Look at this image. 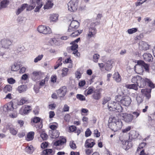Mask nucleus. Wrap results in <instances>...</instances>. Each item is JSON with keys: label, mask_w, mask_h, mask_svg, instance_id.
<instances>
[{"label": "nucleus", "mask_w": 155, "mask_h": 155, "mask_svg": "<svg viewBox=\"0 0 155 155\" xmlns=\"http://www.w3.org/2000/svg\"><path fill=\"white\" fill-rule=\"evenodd\" d=\"M57 80V77L55 75H52L51 77V81L53 83L56 82Z\"/></svg>", "instance_id": "nucleus-62"}, {"label": "nucleus", "mask_w": 155, "mask_h": 155, "mask_svg": "<svg viewBox=\"0 0 155 155\" xmlns=\"http://www.w3.org/2000/svg\"><path fill=\"white\" fill-rule=\"evenodd\" d=\"M144 78H142L140 76L137 75L134 76L131 79V81L133 83H136L140 85V87H144Z\"/></svg>", "instance_id": "nucleus-4"}, {"label": "nucleus", "mask_w": 155, "mask_h": 155, "mask_svg": "<svg viewBox=\"0 0 155 155\" xmlns=\"http://www.w3.org/2000/svg\"><path fill=\"white\" fill-rule=\"evenodd\" d=\"M69 130L70 132H73L76 130V127L74 125H72L69 127Z\"/></svg>", "instance_id": "nucleus-54"}, {"label": "nucleus", "mask_w": 155, "mask_h": 155, "mask_svg": "<svg viewBox=\"0 0 155 155\" xmlns=\"http://www.w3.org/2000/svg\"><path fill=\"white\" fill-rule=\"evenodd\" d=\"M116 103L117 102L114 101H111L108 103L107 107L110 111H115Z\"/></svg>", "instance_id": "nucleus-23"}, {"label": "nucleus", "mask_w": 155, "mask_h": 155, "mask_svg": "<svg viewBox=\"0 0 155 155\" xmlns=\"http://www.w3.org/2000/svg\"><path fill=\"white\" fill-rule=\"evenodd\" d=\"M28 103V99L25 97L22 98L18 102V104L19 105H21L24 104Z\"/></svg>", "instance_id": "nucleus-33"}, {"label": "nucleus", "mask_w": 155, "mask_h": 155, "mask_svg": "<svg viewBox=\"0 0 155 155\" xmlns=\"http://www.w3.org/2000/svg\"><path fill=\"white\" fill-rule=\"evenodd\" d=\"M93 88L90 87H89L87 90V95L91 94H92L93 92Z\"/></svg>", "instance_id": "nucleus-57"}, {"label": "nucleus", "mask_w": 155, "mask_h": 155, "mask_svg": "<svg viewBox=\"0 0 155 155\" xmlns=\"http://www.w3.org/2000/svg\"><path fill=\"white\" fill-rule=\"evenodd\" d=\"M26 88L27 87L26 85H21L18 87V90L19 93H21L25 91Z\"/></svg>", "instance_id": "nucleus-36"}, {"label": "nucleus", "mask_w": 155, "mask_h": 155, "mask_svg": "<svg viewBox=\"0 0 155 155\" xmlns=\"http://www.w3.org/2000/svg\"><path fill=\"white\" fill-rule=\"evenodd\" d=\"M113 63V61L112 60L107 61L104 64L105 69L107 71L110 70L112 68V64Z\"/></svg>", "instance_id": "nucleus-21"}, {"label": "nucleus", "mask_w": 155, "mask_h": 155, "mask_svg": "<svg viewBox=\"0 0 155 155\" xmlns=\"http://www.w3.org/2000/svg\"><path fill=\"white\" fill-rule=\"evenodd\" d=\"M136 100L137 103L139 104L142 102L143 101L142 97L138 96L137 97Z\"/></svg>", "instance_id": "nucleus-60"}, {"label": "nucleus", "mask_w": 155, "mask_h": 155, "mask_svg": "<svg viewBox=\"0 0 155 155\" xmlns=\"http://www.w3.org/2000/svg\"><path fill=\"white\" fill-rule=\"evenodd\" d=\"M27 6L28 4H23L21 5V6L18 9V10L16 12V14L17 15H18L21 12L25 9Z\"/></svg>", "instance_id": "nucleus-29"}, {"label": "nucleus", "mask_w": 155, "mask_h": 155, "mask_svg": "<svg viewBox=\"0 0 155 155\" xmlns=\"http://www.w3.org/2000/svg\"><path fill=\"white\" fill-rule=\"evenodd\" d=\"M78 0H71L68 4V10L70 12L76 11L78 8Z\"/></svg>", "instance_id": "nucleus-3"}, {"label": "nucleus", "mask_w": 155, "mask_h": 155, "mask_svg": "<svg viewBox=\"0 0 155 155\" xmlns=\"http://www.w3.org/2000/svg\"><path fill=\"white\" fill-rule=\"evenodd\" d=\"M144 60L146 62H150L152 61L153 58L152 55L148 53H145L143 55Z\"/></svg>", "instance_id": "nucleus-14"}, {"label": "nucleus", "mask_w": 155, "mask_h": 155, "mask_svg": "<svg viewBox=\"0 0 155 155\" xmlns=\"http://www.w3.org/2000/svg\"><path fill=\"white\" fill-rule=\"evenodd\" d=\"M79 26V23L78 21L75 20L72 21L69 28V31H71L73 29L77 28Z\"/></svg>", "instance_id": "nucleus-10"}, {"label": "nucleus", "mask_w": 155, "mask_h": 155, "mask_svg": "<svg viewBox=\"0 0 155 155\" xmlns=\"http://www.w3.org/2000/svg\"><path fill=\"white\" fill-rule=\"evenodd\" d=\"M7 80L8 83L10 84H13L15 83L16 82L15 80L12 78H8Z\"/></svg>", "instance_id": "nucleus-49"}, {"label": "nucleus", "mask_w": 155, "mask_h": 155, "mask_svg": "<svg viewBox=\"0 0 155 155\" xmlns=\"http://www.w3.org/2000/svg\"><path fill=\"white\" fill-rule=\"evenodd\" d=\"M1 42L2 47L6 49L8 48L9 46L12 44L11 41L8 39H4L1 41Z\"/></svg>", "instance_id": "nucleus-11"}, {"label": "nucleus", "mask_w": 155, "mask_h": 155, "mask_svg": "<svg viewBox=\"0 0 155 155\" xmlns=\"http://www.w3.org/2000/svg\"><path fill=\"white\" fill-rule=\"evenodd\" d=\"M13 109V104L12 103H10L8 104L5 105L3 107V111L6 112L9 110L11 111Z\"/></svg>", "instance_id": "nucleus-17"}, {"label": "nucleus", "mask_w": 155, "mask_h": 155, "mask_svg": "<svg viewBox=\"0 0 155 155\" xmlns=\"http://www.w3.org/2000/svg\"><path fill=\"white\" fill-rule=\"evenodd\" d=\"M137 64L143 67L146 71L147 72H149V66L150 65L149 64L145 63L142 60L138 61Z\"/></svg>", "instance_id": "nucleus-15"}, {"label": "nucleus", "mask_w": 155, "mask_h": 155, "mask_svg": "<svg viewBox=\"0 0 155 155\" xmlns=\"http://www.w3.org/2000/svg\"><path fill=\"white\" fill-rule=\"evenodd\" d=\"M42 74L39 71H34L32 74V78L33 80L36 81L40 79L41 77Z\"/></svg>", "instance_id": "nucleus-13"}, {"label": "nucleus", "mask_w": 155, "mask_h": 155, "mask_svg": "<svg viewBox=\"0 0 155 155\" xmlns=\"http://www.w3.org/2000/svg\"><path fill=\"white\" fill-rule=\"evenodd\" d=\"M137 31V28H133L129 29L127 30L128 33L130 34H132L136 32Z\"/></svg>", "instance_id": "nucleus-45"}, {"label": "nucleus", "mask_w": 155, "mask_h": 155, "mask_svg": "<svg viewBox=\"0 0 155 155\" xmlns=\"http://www.w3.org/2000/svg\"><path fill=\"white\" fill-rule=\"evenodd\" d=\"M70 147L73 149H75L76 148V146L75 143H73V141L70 142Z\"/></svg>", "instance_id": "nucleus-56"}, {"label": "nucleus", "mask_w": 155, "mask_h": 155, "mask_svg": "<svg viewBox=\"0 0 155 155\" xmlns=\"http://www.w3.org/2000/svg\"><path fill=\"white\" fill-rule=\"evenodd\" d=\"M76 78L78 79H79L81 78V74L80 71H77L75 73Z\"/></svg>", "instance_id": "nucleus-63"}, {"label": "nucleus", "mask_w": 155, "mask_h": 155, "mask_svg": "<svg viewBox=\"0 0 155 155\" xmlns=\"http://www.w3.org/2000/svg\"><path fill=\"white\" fill-rule=\"evenodd\" d=\"M93 98L96 100H99L101 97V93L99 89H97L93 93L92 95Z\"/></svg>", "instance_id": "nucleus-19"}, {"label": "nucleus", "mask_w": 155, "mask_h": 155, "mask_svg": "<svg viewBox=\"0 0 155 155\" xmlns=\"http://www.w3.org/2000/svg\"><path fill=\"white\" fill-rule=\"evenodd\" d=\"M123 97L122 96L120 95H117L115 97V100L118 102H120L121 103V101L122 100Z\"/></svg>", "instance_id": "nucleus-51"}, {"label": "nucleus", "mask_w": 155, "mask_h": 155, "mask_svg": "<svg viewBox=\"0 0 155 155\" xmlns=\"http://www.w3.org/2000/svg\"><path fill=\"white\" fill-rule=\"evenodd\" d=\"M41 118L38 117H35L32 120V121L35 123H37L40 122Z\"/></svg>", "instance_id": "nucleus-53"}, {"label": "nucleus", "mask_w": 155, "mask_h": 155, "mask_svg": "<svg viewBox=\"0 0 155 155\" xmlns=\"http://www.w3.org/2000/svg\"><path fill=\"white\" fill-rule=\"evenodd\" d=\"M19 69V66L16 64H14L12 65L11 70L13 71H17Z\"/></svg>", "instance_id": "nucleus-44"}, {"label": "nucleus", "mask_w": 155, "mask_h": 155, "mask_svg": "<svg viewBox=\"0 0 155 155\" xmlns=\"http://www.w3.org/2000/svg\"><path fill=\"white\" fill-rule=\"evenodd\" d=\"M99 57V55L97 54H94L93 56V61L95 62H97Z\"/></svg>", "instance_id": "nucleus-46"}, {"label": "nucleus", "mask_w": 155, "mask_h": 155, "mask_svg": "<svg viewBox=\"0 0 155 155\" xmlns=\"http://www.w3.org/2000/svg\"><path fill=\"white\" fill-rule=\"evenodd\" d=\"M144 81L143 82H144L145 84L144 87L146 85V84H147L149 87L152 88L154 87V84L149 79L144 78Z\"/></svg>", "instance_id": "nucleus-27"}, {"label": "nucleus", "mask_w": 155, "mask_h": 155, "mask_svg": "<svg viewBox=\"0 0 155 155\" xmlns=\"http://www.w3.org/2000/svg\"><path fill=\"white\" fill-rule=\"evenodd\" d=\"M76 98L81 101H84L85 100V97L83 95L77 94L76 95Z\"/></svg>", "instance_id": "nucleus-43"}, {"label": "nucleus", "mask_w": 155, "mask_h": 155, "mask_svg": "<svg viewBox=\"0 0 155 155\" xmlns=\"http://www.w3.org/2000/svg\"><path fill=\"white\" fill-rule=\"evenodd\" d=\"M62 58L61 57H60L58 60L57 61V64L56 65L54 66V69H56L59 66H61L62 65V63L61 62L62 61Z\"/></svg>", "instance_id": "nucleus-38"}, {"label": "nucleus", "mask_w": 155, "mask_h": 155, "mask_svg": "<svg viewBox=\"0 0 155 155\" xmlns=\"http://www.w3.org/2000/svg\"><path fill=\"white\" fill-rule=\"evenodd\" d=\"M38 30L40 33L45 34H49L51 33V30L49 27L42 25L38 27Z\"/></svg>", "instance_id": "nucleus-5"}, {"label": "nucleus", "mask_w": 155, "mask_h": 155, "mask_svg": "<svg viewBox=\"0 0 155 155\" xmlns=\"http://www.w3.org/2000/svg\"><path fill=\"white\" fill-rule=\"evenodd\" d=\"M116 107H115V110H116L118 112H121L123 110L122 107L117 102Z\"/></svg>", "instance_id": "nucleus-35"}, {"label": "nucleus", "mask_w": 155, "mask_h": 155, "mask_svg": "<svg viewBox=\"0 0 155 155\" xmlns=\"http://www.w3.org/2000/svg\"><path fill=\"white\" fill-rule=\"evenodd\" d=\"M54 153L51 149H46L41 153V155H53Z\"/></svg>", "instance_id": "nucleus-22"}, {"label": "nucleus", "mask_w": 155, "mask_h": 155, "mask_svg": "<svg viewBox=\"0 0 155 155\" xmlns=\"http://www.w3.org/2000/svg\"><path fill=\"white\" fill-rule=\"evenodd\" d=\"M10 133L13 135H15L18 132L17 130L15 129L14 127H11L9 128Z\"/></svg>", "instance_id": "nucleus-34"}, {"label": "nucleus", "mask_w": 155, "mask_h": 155, "mask_svg": "<svg viewBox=\"0 0 155 155\" xmlns=\"http://www.w3.org/2000/svg\"><path fill=\"white\" fill-rule=\"evenodd\" d=\"M95 144L94 140L92 139H88L87 140L85 143V146L87 147L91 148Z\"/></svg>", "instance_id": "nucleus-20"}, {"label": "nucleus", "mask_w": 155, "mask_h": 155, "mask_svg": "<svg viewBox=\"0 0 155 155\" xmlns=\"http://www.w3.org/2000/svg\"><path fill=\"white\" fill-rule=\"evenodd\" d=\"M41 0H36L37 6L35 10V12H38L40 9L42 7L43 4L42 2H41Z\"/></svg>", "instance_id": "nucleus-30"}, {"label": "nucleus", "mask_w": 155, "mask_h": 155, "mask_svg": "<svg viewBox=\"0 0 155 155\" xmlns=\"http://www.w3.org/2000/svg\"><path fill=\"white\" fill-rule=\"evenodd\" d=\"M80 34V33L79 32V31L78 30L72 33V34L71 35L72 37H74L77 36L78 35H79Z\"/></svg>", "instance_id": "nucleus-59"}, {"label": "nucleus", "mask_w": 155, "mask_h": 155, "mask_svg": "<svg viewBox=\"0 0 155 155\" xmlns=\"http://www.w3.org/2000/svg\"><path fill=\"white\" fill-rule=\"evenodd\" d=\"M124 145L123 146L124 148H125L126 150L128 149L129 148H130L131 147V145H129V144H131V142H129V141H126V142H124Z\"/></svg>", "instance_id": "nucleus-41"}, {"label": "nucleus", "mask_w": 155, "mask_h": 155, "mask_svg": "<svg viewBox=\"0 0 155 155\" xmlns=\"http://www.w3.org/2000/svg\"><path fill=\"white\" fill-rule=\"evenodd\" d=\"M41 137L43 140H46L48 138V136L45 133H43L40 134Z\"/></svg>", "instance_id": "nucleus-50"}, {"label": "nucleus", "mask_w": 155, "mask_h": 155, "mask_svg": "<svg viewBox=\"0 0 155 155\" xmlns=\"http://www.w3.org/2000/svg\"><path fill=\"white\" fill-rule=\"evenodd\" d=\"M9 4V1L7 0H4L0 2V10L7 7Z\"/></svg>", "instance_id": "nucleus-26"}, {"label": "nucleus", "mask_w": 155, "mask_h": 155, "mask_svg": "<svg viewBox=\"0 0 155 155\" xmlns=\"http://www.w3.org/2000/svg\"><path fill=\"white\" fill-rule=\"evenodd\" d=\"M54 5L52 1L50 0H48L46 4L44 5V8L45 9H50Z\"/></svg>", "instance_id": "nucleus-24"}, {"label": "nucleus", "mask_w": 155, "mask_h": 155, "mask_svg": "<svg viewBox=\"0 0 155 155\" xmlns=\"http://www.w3.org/2000/svg\"><path fill=\"white\" fill-rule=\"evenodd\" d=\"M122 123L117 117H111L109 119V126L114 131H117L122 127Z\"/></svg>", "instance_id": "nucleus-1"}, {"label": "nucleus", "mask_w": 155, "mask_h": 155, "mask_svg": "<svg viewBox=\"0 0 155 155\" xmlns=\"http://www.w3.org/2000/svg\"><path fill=\"white\" fill-rule=\"evenodd\" d=\"M140 111H135L132 113V114L133 115V118L135 119L137 118L140 115Z\"/></svg>", "instance_id": "nucleus-40"}, {"label": "nucleus", "mask_w": 155, "mask_h": 155, "mask_svg": "<svg viewBox=\"0 0 155 155\" xmlns=\"http://www.w3.org/2000/svg\"><path fill=\"white\" fill-rule=\"evenodd\" d=\"M91 134V132L89 128H87L85 132V136L87 137L90 136Z\"/></svg>", "instance_id": "nucleus-52"}, {"label": "nucleus", "mask_w": 155, "mask_h": 155, "mask_svg": "<svg viewBox=\"0 0 155 155\" xmlns=\"http://www.w3.org/2000/svg\"><path fill=\"white\" fill-rule=\"evenodd\" d=\"M131 102L130 97L128 96H125L123 97L120 103L123 105L128 106Z\"/></svg>", "instance_id": "nucleus-6"}, {"label": "nucleus", "mask_w": 155, "mask_h": 155, "mask_svg": "<svg viewBox=\"0 0 155 155\" xmlns=\"http://www.w3.org/2000/svg\"><path fill=\"white\" fill-rule=\"evenodd\" d=\"M141 92L144 97H146V99L148 100L150 97V91L149 90L148 91L147 89H142L141 90Z\"/></svg>", "instance_id": "nucleus-18"}, {"label": "nucleus", "mask_w": 155, "mask_h": 155, "mask_svg": "<svg viewBox=\"0 0 155 155\" xmlns=\"http://www.w3.org/2000/svg\"><path fill=\"white\" fill-rule=\"evenodd\" d=\"M43 54L39 55L36 57L34 61L35 63H37L38 61H40L43 58Z\"/></svg>", "instance_id": "nucleus-47"}, {"label": "nucleus", "mask_w": 155, "mask_h": 155, "mask_svg": "<svg viewBox=\"0 0 155 155\" xmlns=\"http://www.w3.org/2000/svg\"><path fill=\"white\" fill-rule=\"evenodd\" d=\"M94 134L96 135V137H99L100 136V133L98 132L97 130L96 129L94 130Z\"/></svg>", "instance_id": "nucleus-64"}, {"label": "nucleus", "mask_w": 155, "mask_h": 155, "mask_svg": "<svg viewBox=\"0 0 155 155\" xmlns=\"http://www.w3.org/2000/svg\"><path fill=\"white\" fill-rule=\"evenodd\" d=\"M35 133L34 132L31 131L29 132L27 134V137L26 140L27 141H31L33 140L34 138Z\"/></svg>", "instance_id": "nucleus-32"}, {"label": "nucleus", "mask_w": 155, "mask_h": 155, "mask_svg": "<svg viewBox=\"0 0 155 155\" xmlns=\"http://www.w3.org/2000/svg\"><path fill=\"white\" fill-rule=\"evenodd\" d=\"M149 48V45L146 42L141 41L139 44V48L141 50H147Z\"/></svg>", "instance_id": "nucleus-12"}, {"label": "nucleus", "mask_w": 155, "mask_h": 155, "mask_svg": "<svg viewBox=\"0 0 155 155\" xmlns=\"http://www.w3.org/2000/svg\"><path fill=\"white\" fill-rule=\"evenodd\" d=\"M48 144L46 142H43L42 143L41 145V148H45L47 147Z\"/></svg>", "instance_id": "nucleus-61"}, {"label": "nucleus", "mask_w": 155, "mask_h": 155, "mask_svg": "<svg viewBox=\"0 0 155 155\" xmlns=\"http://www.w3.org/2000/svg\"><path fill=\"white\" fill-rule=\"evenodd\" d=\"M69 107L67 105L65 104L64 105V107L63 108V111L64 112H67L69 111Z\"/></svg>", "instance_id": "nucleus-58"}, {"label": "nucleus", "mask_w": 155, "mask_h": 155, "mask_svg": "<svg viewBox=\"0 0 155 155\" xmlns=\"http://www.w3.org/2000/svg\"><path fill=\"white\" fill-rule=\"evenodd\" d=\"M58 16L57 14H52L50 17V20L53 21H55L58 20Z\"/></svg>", "instance_id": "nucleus-39"}, {"label": "nucleus", "mask_w": 155, "mask_h": 155, "mask_svg": "<svg viewBox=\"0 0 155 155\" xmlns=\"http://www.w3.org/2000/svg\"><path fill=\"white\" fill-rule=\"evenodd\" d=\"M137 86L140 87V85H138V84L134 83V84L126 85V87L128 88L132 89L135 90H137L138 89Z\"/></svg>", "instance_id": "nucleus-28"}, {"label": "nucleus", "mask_w": 155, "mask_h": 155, "mask_svg": "<svg viewBox=\"0 0 155 155\" xmlns=\"http://www.w3.org/2000/svg\"><path fill=\"white\" fill-rule=\"evenodd\" d=\"M110 100L111 98L110 97H104L103 99L102 104L104 105H105Z\"/></svg>", "instance_id": "nucleus-42"}, {"label": "nucleus", "mask_w": 155, "mask_h": 155, "mask_svg": "<svg viewBox=\"0 0 155 155\" xmlns=\"http://www.w3.org/2000/svg\"><path fill=\"white\" fill-rule=\"evenodd\" d=\"M114 78L117 82H119L121 80L120 76L118 73H115L114 74Z\"/></svg>", "instance_id": "nucleus-37"}, {"label": "nucleus", "mask_w": 155, "mask_h": 155, "mask_svg": "<svg viewBox=\"0 0 155 155\" xmlns=\"http://www.w3.org/2000/svg\"><path fill=\"white\" fill-rule=\"evenodd\" d=\"M122 117L124 121L127 123L131 122L134 119L133 115L130 114L123 113Z\"/></svg>", "instance_id": "nucleus-8"}, {"label": "nucleus", "mask_w": 155, "mask_h": 155, "mask_svg": "<svg viewBox=\"0 0 155 155\" xmlns=\"http://www.w3.org/2000/svg\"><path fill=\"white\" fill-rule=\"evenodd\" d=\"M49 135L52 138H55L59 136V133L57 130H51L49 132Z\"/></svg>", "instance_id": "nucleus-16"}, {"label": "nucleus", "mask_w": 155, "mask_h": 155, "mask_svg": "<svg viewBox=\"0 0 155 155\" xmlns=\"http://www.w3.org/2000/svg\"><path fill=\"white\" fill-rule=\"evenodd\" d=\"M30 106H27L25 107L23 110V113L24 114H27L31 110L30 108Z\"/></svg>", "instance_id": "nucleus-48"}, {"label": "nucleus", "mask_w": 155, "mask_h": 155, "mask_svg": "<svg viewBox=\"0 0 155 155\" xmlns=\"http://www.w3.org/2000/svg\"><path fill=\"white\" fill-rule=\"evenodd\" d=\"M70 44L72 45L71 46V49L73 51L72 54H74L75 56L77 57H79L80 55V53L78 52V51L77 50L78 45L76 43H73L71 42Z\"/></svg>", "instance_id": "nucleus-9"}, {"label": "nucleus", "mask_w": 155, "mask_h": 155, "mask_svg": "<svg viewBox=\"0 0 155 155\" xmlns=\"http://www.w3.org/2000/svg\"><path fill=\"white\" fill-rule=\"evenodd\" d=\"M12 87L10 85H8L6 86L5 87L4 90L10 91L12 90Z\"/></svg>", "instance_id": "nucleus-55"}, {"label": "nucleus", "mask_w": 155, "mask_h": 155, "mask_svg": "<svg viewBox=\"0 0 155 155\" xmlns=\"http://www.w3.org/2000/svg\"><path fill=\"white\" fill-rule=\"evenodd\" d=\"M100 23L98 21L95 22H92L91 23L88 28V33L87 34V37L88 38L94 37L97 32V30L96 28V26L99 25Z\"/></svg>", "instance_id": "nucleus-2"}, {"label": "nucleus", "mask_w": 155, "mask_h": 155, "mask_svg": "<svg viewBox=\"0 0 155 155\" xmlns=\"http://www.w3.org/2000/svg\"><path fill=\"white\" fill-rule=\"evenodd\" d=\"M34 150L32 146L31 145L29 146H28L27 147H26L25 148V151L26 152L28 153H32L33 152Z\"/></svg>", "instance_id": "nucleus-31"}, {"label": "nucleus", "mask_w": 155, "mask_h": 155, "mask_svg": "<svg viewBox=\"0 0 155 155\" xmlns=\"http://www.w3.org/2000/svg\"><path fill=\"white\" fill-rule=\"evenodd\" d=\"M67 89L65 86H63L57 91L58 96L62 97H64L66 94Z\"/></svg>", "instance_id": "nucleus-7"}, {"label": "nucleus", "mask_w": 155, "mask_h": 155, "mask_svg": "<svg viewBox=\"0 0 155 155\" xmlns=\"http://www.w3.org/2000/svg\"><path fill=\"white\" fill-rule=\"evenodd\" d=\"M66 139L64 138H62L61 139L56 141L54 143V145L55 146L62 145L66 142Z\"/></svg>", "instance_id": "nucleus-25"}]
</instances>
